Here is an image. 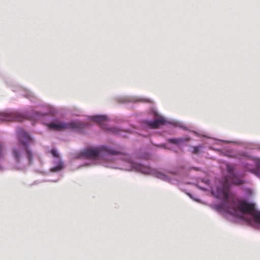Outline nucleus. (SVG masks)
Instances as JSON below:
<instances>
[{"mask_svg": "<svg viewBox=\"0 0 260 260\" xmlns=\"http://www.w3.org/2000/svg\"><path fill=\"white\" fill-rule=\"evenodd\" d=\"M22 120V117L20 114L15 112H2L0 113V120L2 121H19Z\"/></svg>", "mask_w": 260, "mask_h": 260, "instance_id": "5", "label": "nucleus"}, {"mask_svg": "<svg viewBox=\"0 0 260 260\" xmlns=\"http://www.w3.org/2000/svg\"><path fill=\"white\" fill-rule=\"evenodd\" d=\"M201 148V146H196L193 147V149L192 151V153L193 154H198L199 152L200 149Z\"/></svg>", "mask_w": 260, "mask_h": 260, "instance_id": "15", "label": "nucleus"}, {"mask_svg": "<svg viewBox=\"0 0 260 260\" xmlns=\"http://www.w3.org/2000/svg\"><path fill=\"white\" fill-rule=\"evenodd\" d=\"M257 211L254 203L245 200V222H249L247 219V214H249L253 217Z\"/></svg>", "mask_w": 260, "mask_h": 260, "instance_id": "6", "label": "nucleus"}, {"mask_svg": "<svg viewBox=\"0 0 260 260\" xmlns=\"http://www.w3.org/2000/svg\"><path fill=\"white\" fill-rule=\"evenodd\" d=\"M169 142L171 143L178 144L182 142V140L179 139H170Z\"/></svg>", "mask_w": 260, "mask_h": 260, "instance_id": "13", "label": "nucleus"}, {"mask_svg": "<svg viewBox=\"0 0 260 260\" xmlns=\"http://www.w3.org/2000/svg\"><path fill=\"white\" fill-rule=\"evenodd\" d=\"M103 152H107L111 154H119L118 151L111 149L106 146L88 148L84 150L82 154L87 158L96 159L100 155H102Z\"/></svg>", "mask_w": 260, "mask_h": 260, "instance_id": "4", "label": "nucleus"}, {"mask_svg": "<svg viewBox=\"0 0 260 260\" xmlns=\"http://www.w3.org/2000/svg\"><path fill=\"white\" fill-rule=\"evenodd\" d=\"M51 152V154L53 155V156L56 157H58V155L57 152L55 149H52Z\"/></svg>", "mask_w": 260, "mask_h": 260, "instance_id": "16", "label": "nucleus"}, {"mask_svg": "<svg viewBox=\"0 0 260 260\" xmlns=\"http://www.w3.org/2000/svg\"><path fill=\"white\" fill-rule=\"evenodd\" d=\"M155 176L157 178L161 179L164 181H168L170 180L169 177L167 175L159 172H157L156 173Z\"/></svg>", "mask_w": 260, "mask_h": 260, "instance_id": "10", "label": "nucleus"}, {"mask_svg": "<svg viewBox=\"0 0 260 260\" xmlns=\"http://www.w3.org/2000/svg\"><path fill=\"white\" fill-rule=\"evenodd\" d=\"M166 120L161 116L155 115V120L152 121H148L147 124L151 128H156L159 127L160 125L166 123Z\"/></svg>", "mask_w": 260, "mask_h": 260, "instance_id": "7", "label": "nucleus"}, {"mask_svg": "<svg viewBox=\"0 0 260 260\" xmlns=\"http://www.w3.org/2000/svg\"><path fill=\"white\" fill-rule=\"evenodd\" d=\"M18 139L20 143L23 146H19L15 147L13 150V156L16 162H18L22 157L23 153L25 151L26 153L29 163L31 164L32 162V153L28 148V144L32 141L30 136L22 128L18 130Z\"/></svg>", "mask_w": 260, "mask_h": 260, "instance_id": "2", "label": "nucleus"}, {"mask_svg": "<svg viewBox=\"0 0 260 260\" xmlns=\"http://www.w3.org/2000/svg\"><path fill=\"white\" fill-rule=\"evenodd\" d=\"M133 167L138 171L144 174H148L150 172V169L140 164L133 163Z\"/></svg>", "mask_w": 260, "mask_h": 260, "instance_id": "9", "label": "nucleus"}, {"mask_svg": "<svg viewBox=\"0 0 260 260\" xmlns=\"http://www.w3.org/2000/svg\"><path fill=\"white\" fill-rule=\"evenodd\" d=\"M63 167V164L62 161H60L57 166L52 167L51 169V171L55 172L60 171Z\"/></svg>", "mask_w": 260, "mask_h": 260, "instance_id": "11", "label": "nucleus"}, {"mask_svg": "<svg viewBox=\"0 0 260 260\" xmlns=\"http://www.w3.org/2000/svg\"><path fill=\"white\" fill-rule=\"evenodd\" d=\"M253 218L255 222L260 223V212L257 211Z\"/></svg>", "mask_w": 260, "mask_h": 260, "instance_id": "12", "label": "nucleus"}, {"mask_svg": "<svg viewBox=\"0 0 260 260\" xmlns=\"http://www.w3.org/2000/svg\"><path fill=\"white\" fill-rule=\"evenodd\" d=\"M87 126L88 125L87 124L83 123L79 121H71L68 123L59 121L57 122H52L48 124L49 129L58 131L68 129L79 131L81 128Z\"/></svg>", "mask_w": 260, "mask_h": 260, "instance_id": "3", "label": "nucleus"}, {"mask_svg": "<svg viewBox=\"0 0 260 260\" xmlns=\"http://www.w3.org/2000/svg\"><path fill=\"white\" fill-rule=\"evenodd\" d=\"M227 170L229 176L224 179V182L217 188L216 197L223 200L224 204L223 208L230 214L243 219L244 218V200H240L237 198L230 194V182L239 185L243 183L242 178H238L234 173L235 167L233 165H227Z\"/></svg>", "mask_w": 260, "mask_h": 260, "instance_id": "1", "label": "nucleus"}, {"mask_svg": "<svg viewBox=\"0 0 260 260\" xmlns=\"http://www.w3.org/2000/svg\"><path fill=\"white\" fill-rule=\"evenodd\" d=\"M90 119L92 121L99 123L103 128H106V127H105V125H106L107 122H108V118L106 116H93L91 117Z\"/></svg>", "mask_w": 260, "mask_h": 260, "instance_id": "8", "label": "nucleus"}, {"mask_svg": "<svg viewBox=\"0 0 260 260\" xmlns=\"http://www.w3.org/2000/svg\"><path fill=\"white\" fill-rule=\"evenodd\" d=\"M256 166L257 170H255V173L256 175L260 177V159L257 161Z\"/></svg>", "mask_w": 260, "mask_h": 260, "instance_id": "14", "label": "nucleus"}, {"mask_svg": "<svg viewBox=\"0 0 260 260\" xmlns=\"http://www.w3.org/2000/svg\"><path fill=\"white\" fill-rule=\"evenodd\" d=\"M3 157V146L0 144V158Z\"/></svg>", "mask_w": 260, "mask_h": 260, "instance_id": "17", "label": "nucleus"}]
</instances>
